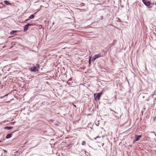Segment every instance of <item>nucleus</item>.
<instances>
[{
    "mask_svg": "<svg viewBox=\"0 0 156 156\" xmlns=\"http://www.w3.org/2000/svg\"><path fill=\"white\" fill-rule=\"evenodd\" d=\"M144 96L143 97V98H144Z\"/></svg>",
    "mask_w": 156,
    "mask_h": 156,
    "instance_id": "nucleus-29",
    "label": "nucleus"
},
{
    "mask_svg": "<svg viewBox=\"0 0 156 156\" xmlns=\"http://www.w3.org/2000/svg\"><path fill=\"white\" fill-rule=\"evenodd\" d=\"M86 142L85 141H84V140H83L82 141V145H84L85 144H86Z\"/></svg>",
    "mask_w": 156,
    "mask_h": 156,
    "instance_id": "nucleus-16",
    "label": "nucleus"
},
{
    "mask_svg": "<svg viewBox=\"0 0 156 156\" xmlns=\"http://www.w3.org/2000/svg\"><path fill=\"white\" fill-rule=\"evenodd\" d=\"M98 137H98V136H97V137L96 138H98Z\"/></svg>",
    "mask_w": 156,
    "mask_h": 156,
    "instance_id": "nucleus-26",
    "label": "nucleus"
},
{
    "mask_svg": "<svg viewBox=\"0 0 156 156\" xmlns=\"http://www.w3.org/2000/svg\"><path fill=\"white\" fill-rule=\"evenodd\" d=\"M91 57L90 56L89 59V61H88L89 65H90L91 64Z\"/></svg>",
    "mask_w": 156,
    "mask_h": 156,
    "instance_id": "nucleus-14",
    "label": "nucleus"
},
{
    "mask_svg": "<svg viewBox=\"0 0 156 156\" xmlns=\"http://www.w3.org/2000/svg\"><path fill=\"white\" fill-rule=\"evenodd\" d=\"M8 42V41L7 39L2 38L1 40V43H1V47H2L3 48H4L6 47V45H5L4 46H1V45H2L4 44H6Z\"/></svg>",
    "mask_w": 156,
    "mask_h": 156,
    "instance_id": "nucleus-1",
    "label": "nucleus"
},
{
    "mask_svg": "<svg viewBox=\"0 0 156 156\" xmlns=\"http://www.w3.org/2000/svg\"><path fill=\"white\" fill-rule=\"evenodd\" d=\"M13 133V132H12V133Z\"/></svg>",
    "mask_w": 156,
    "mask_h": 156,
    "instance_id": "nucleus-31",
    "label": "nucleus"
},
{
    "mask_svg": "<svg viewBox=\"0 0 156 156\" xmlns=\"http://www.w3.org/2000/svg\"><path fill=\"white\" fill-rule=\"evenodd\" d=\"M102 93H97L94 94V96L95 100H99L102 94Z\"/></svg>",
    "mask_w": 156,
    "mask_h": 156,
    "instance_id": "nucleus-2",
    "label": "nucleus"
},
{
    "mask_svg": "<svg viewBox=\"0 0 156 156\" xmlns=\"http://www.w3.org/2000/svg\"><path fill=\"white\" fill-rule=\"evenodd\" d=\"M13 133V132H12V133Z\"/></svg>",
    "mask_w": 156,
    "mask_h": 156,
    "instance_id": "nucleus-30",
    "label": "nucleus"
},
{
    "mask_svg": "<svg viewBox=\"0 0 156 156\" xmlns=\"http://www.w3.org/2000/svg\"><path fill=\"white\" fill-rule=\"evenodd\" d=\"M142 1L144 4L147 6H149L151 4L150 2L148 0H143Z\"/></svg>",
    "mask_w": 156,
    "mask_h": 156,
    "instance_id": "nucleus-5",
    "label": "nucleus"
},
{
    "mask_svg": "<svg viewBox=\"0 0 156 156\" xmlns=\"http://www.w3.org/2000/svg\"><path fill=\"white\" fill-rule=\"evenodd\" d=\"M29 18L28 19H27L26 21H28V20H29Z\"/></svg>",
    "mask_w": 156,
    "mask_h": 156,
    "instance_id": "nucleus-25",
    "label": "nucleus"
},
{
    "mask_svg": "<svg viewBox=\"0 0 156 156\" xmlns=\"http://www.w3.org/2000/svg\"><path fill=\"white\" fill-rule=\"evenodd\" d=\"M8 95V94H2V96H1V99H2L3 98H5V99H6V98H7V96Z\"/></svg>",
    "mask_w": 156,
    "mask_h": 156,
    "instance_id": "nucleus-7",
    "label": "nucleus"
},
{
    "mask_svg": "<svg viewBox=\"0 0 156 156\" xmlns=\"http://www.w3.org/2000/svg\"><path fill=\"white\" fill-rule=\"evenodd\" d=\"M101 19H102L103 18V16H101Z\"/></svg>",
    "mask_w": 156,
    "mask_h": 156,
    "instance_id": "nucleus-24",
    "label": "nucleus"
},
{
    "mask_svg": "<svg viewBox=\"0 0 156 156\" xmlns=\"http://www.w3.org/2000/svg\"><path fill=\"white\" fill-rule=\"evenodd\" d=\"M12 136V133H9L7 134L5 137V138L6 139H9Z\"/></svg>",
    "mask_w": 156,
    "mask_h": 156,
    "instance_id": "nucleus-9",
    "label": "nucleus"
},
{
    "mask_svg": "<svg viewBox=\"0 0 156 156\" xmlns=\"http://www.w3.org/2000/svg\"><path fill=\"white\" fill-rule=\"evenodd\" d=\"M34 25L33 23L30 24V23H28L26 25L28 27L29 26H32V25Z\"/></svg>",
    "mask_w": 156,
    "mask_h": 156,
    "instance_id": "nucleus-15",
    "label": "nucleus"
},
{
    "mask_svg": "<svg viewBox=\"0 0 156 156\" xmlns=\"http://www.w3.org/2000/svg\"><path fill=\"white\" fill-rule=\"evenodd\" d=\"M72 80V78H70L69 79V81H70V80Z\"/></svg>",
    "mask_w": 156,
    "mask_h": 156,
    "instance_id": "nucleus-22",
    "label": "nucleus"
},
{
    "mask_svg": "<svg viewBox=\"0 0 156 156\" xmlns=\"http://www.w3.org/2000/svg\"><path fill=\"white\" fill-rule=\"evenodd\" d=\"M1 88H3L4 90H5L6 89V87L5 86V85H2Z\"/></svg>",
    "mask_w": 156,
    "mask_h": 156,
    "instance_id": "nucleus-17",
    "label": "nucleus"
},
{
    "mask_svg": "<svg viewBox=\"0 0 156 156\" xmlns=\"http://www.w3.org/2000/svg\"><path fill=\"white\" fill-rule=\"evenodd\" d=\"M4 4L6 5H10L11 4L10 3H9V1H4Z\"/></svg>",
    "mask_w": 156,
    "mask_h": 156,
    "instance_id": "nucleus-10",
    "label": "nucleus"
},
{
    "mask_svg": "<svg viewBox=\"0 0 156 156\" xmlns=\"http://www.w3.org/2000/svg\"><path fill=\"white\" fill-rule=\"evenodd\" d=\"M0 4H2V5H3V3H2V2H1Z\"/></svg>",
    "mask_w": 156,
    "mask_h": 156,
    "instance_id": "nucleus-23",
    "label": "nucleus"
},
{
    "mask_svg": "<svg viewBox=\"0 0 156 156\" xmlns=\"http://www.w3.org/2000/svg\"><path fill=\"white\" fill-rule=\"evenodd\" d=\"M3 150L5 152H7V151L6 150H5L4 149H3Z\"/></svg>",
    "mask_w": 156,
    "mask_h": 156,
    "instance_id": "nucleus-20",
    "label": "nucleus"
},
{
    "mask_svg": "<svg viewBox=\"0 0 156 156\" xmlns=\"http://www.w3.org/2000/svg\"><path fill=\"white\" fill-rule=\"evenodd\" d=\"M13 128V126H12V127H7V126H6V127H5L4 128L5 129H7V130H10L12 128Z\"/></svg>",
    "mask_w": 156,
    "mask_h": 156,
    "instance_id": "nucleus-11",
    "label": "nucleus"
},
{
    "mask_svg": "<svg viewBox=\"0 0 156 156\" xmlns=\"http://www.w3.org/2000/svg\"><path fill=\"white\" fill-rule=\"evenodd\" d=\"M15 131H13V133L15 132Z\"/></svg>",
    "mask_w": 156,
    "mask_h": 156,
    "instance_id": "nucleus-28",
    "label": "nucleus"
},
{
    "mask_svg": "<svg viewBox=\"0 0 156 156\" xmlns=\"http://www.w3.org/2000/svg\"><path fill=\"white\" fill-rule=\"evenodd\" d=\"M32 72H35L38 71V69H37V67L36 66H33L29 69Z\"/></svg>",
    "mask_w": 156,
    "mask_h": 156,
    "instance_id": "nucleus-4",
    "label": "nucleus"
},
{
    "mask_svg": "<svg viewBox=\"0 0 156 156\" xmlns=\"http://www.w3.org/2000/svg\"><path fill=\"white\" fill-rule=\"evenodd\" d=\"M142 135H136L135 136V141H138L140 140V138L141 137Z\"/></svg>",
    "mask_w": 156,
    "mask_h": 156,
    "instance_id": "nucleus-6",
    "label": "nucleus"
},
{
    "mask_svg": "<svg viewBox=\"0 0 156 156\" xmlns=\"http://www.w3.org/2000/svg\"><path fill=\"white\" fill-rule=\"evenodd\" d=\"M28 27L27 26L25 25L24 26V31H27L28 29Z\"/></svg>",
    "mask_w": 156,
    "mask_h": 156,
    "instance_id": "nucleus-12",
    "label": "nucleus"
},
{
    "mask_svg": "<svg viewBox=\"0 0 156 156\" xmlns=\"http://www.w3.org/2000/svg\"><path fill=\"white\" fill-rule=\"evenodd\" d=\"M74 107H76V106L75 105H74Z\"/></svg>",
    "mask_w": 156,
    "mask_h": 156,
    "instance_id": "nucleus-27",
    "label": "nucleus"
},
{
    "mask_svg": "<svg viewBox=\"0 0 156 156\" xmlns=\"http://www.w3.org/2000/svg\"><path fill=\"white\" fill-rule=\"evenodd\" d=\"M97 58H95V57L94 56V57L93 58V61L94 62Z\"/></svg>",
    "mask_w": 156,
    "mask_h": 156,
    "instance_id": "nucleus-19",
    "label": "nucleus"
},
{
    "mask_svg": "<svg viewBox=\"0 0 156 156\" xmlns=\"http://www.w3.org/2000/svg\"><path fill=\"white\" fill-rule=\"evenodd\" d=\"M35 66L37 67V69H38V70L39 68V65L38 64H37Z\"/></svg>",
    "mask_w": 156,
    "mask_h": 156,
    "instance_id": "nucleus-18",
    "label": "nucleus"
},
{
    "mask_svg": "<svg viewBox=\"0 0 156 156\" xmlns=\"http://www.w3.org/2000/svg\"><path fill=\"white\" fill-rule=\"evenodd\" d=\"M35 16V15L34 14H32L29 17V19H33Z\"/></svg>",
    "mask_w": 156,
    "mask_h": 156,
    "instance_id": "nucleus-13",
    "label": "nucleus"
},
{
    "mask_svg": "<svg viewBox=\"0 0 156 156\" xmlns=\"http://www.w3.org/2000/svg\"><path fill=\"white\" fill-rule=\"evenodd\" d=\"M19 32L18 30H13L10 32V34L11 35L14 34L15 33Z\"/></svg>",
    "mask_w": 156,
    "mask_h": 156,
    "instance_id": "nucleus-8",
    "label": "nucleus"
},
{
    "mask_svg": "<svg viewBox=\"0 0 156 156\" xmlns=\"http://www.w3.org/2000/svg\"><path fill=\"white\" fill-rule=\"evenodd\" d=\"M15 123V122H11V124H14V123Z\"/></svg>",
    "mask_w": 156,
    "mask_h": 156,
    "instance_id": "nucleus-21",
    "label": "nucleus"
},
{
    "mask_svg": "<svg viewBox=\"0 0 156 156\" xmlns=\"http://www.w3.org/2000/svg\"><path fill=\"white\" fill-rule=\"evenodd\" d=\"M102 51L104 52V54L102 55L100 53L99 54L96 55L94 56V57H95V58H96L97 59V58L100 57H104V56L106 54V52L104 50H102Z\"/></svg>",
    "mask_w": 156,
    "mask_h": 156,
    "instance_id": "nucleus-3",
    "label": "nucleus"
}]
</instances>
